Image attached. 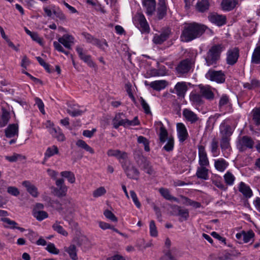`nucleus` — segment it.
<instances>
[{"label": "nucleus", "mask_w": 260, "mask_h": 260, "mask_svg": "<svg viewBox=\"0 0 260 260\" xmlns=\"http://www.w3.org/2000/svg\"><path fill=\"white\" fill-rule=\"evenodd\" d=\"M206 27L196 22L185 23L183 27L180 39L183 42H189L200 37L205 31Z\"/></svg>", "instance_id": "1"}, {"label": "nucleus", "mask_w": 260, "mask_h": 260, "mask_svg": "<svg viewBox=\"0 0 260 260\" xmlns=\"http://www.w3.org/2000/svg\"><path fill=\"white\" fill-rule=\"evenodd\" d=\"M225 47L222 44L213 45L208 50L205 57L206 64L209 67L215 66L220 58L221 52L224 50Z\"/></svg>", "instance_id": "2"}, {"label": "nucleus", "mask_w": 260, "mask_h": 260, "mask_svg": "<svg viewBox=\"0 0 260 260\" xmlns=\"http://www.w3.org/2000/svg\"><path fill=\"white\" fill-rule=\"evenodd\" d=\"M113 127L117 129L120 126L127 127L129 126H136L140 124V122L138 117H135L133 120H129L126 118L125 115L123 113L117 114L113 119Z\"/></svg>", "instance_id": "3"}, {"label": "nucleus", "mask_w": 260, "mask_h": 260, "mask_svg": "<svg viewBox=\"0 0 260 260\" xmlns=\"http://www.w3.org/2000/svg\"><path fill=\"white\" fill-rule=\"evenodd\" d=\"M207 79L217 83H223L225 81V75L221 70L215 71L210 69L205 75Z\"/></svg>", "instance_id": "4"}, {"label": "nucleus", "mask_w": 260, "mask_h": 260, "mask_svg": "<svg viewBox=\"0 0 260 260\" xmlns=\"http://www.w3.org/2000/svg\"><path fill=\"white\" fill-rule=\"evenodd\" d=\"M122 168L128 178L137 180L139 179L140 172L130 161L124 164Z\"/></svg>", "instance_id": "5"}, {"label": "nucleus", "mask_w": 260, "mask_h": 260, "mask_svg": "<svg viewBox=\"0 0 260 260\" xmlns=\"http://www.w3.org/2000/svg\"><path fill=\"white\" fill-rule=\"evenodd\" d=\"M134 21H137L138 27L142 33H148L150 30L149 26L144 15L142 13H137L134 18Z\"/></svg>", "instance_id": "6"}, {"label": "nucleus", "mask_w": 260, "mask_h": 260, "mask_svg": "<svg viewBox=\"0 0 260 260\" xmlns=\"http://www.w3.org/2000/svg\"><path fill=\"white\" fill-rule=\"evenodd\" d=\"M209 20L218 26H221L226 23V17L215 12L210 13L208 16Z\"/></svg>", "instance_id": "7"}, {"label": "nucleus", "mask_w": 260, "mask_h": 260, "mask_svg": "<svg viewBox=\"0 0 260 260\" xmlns=\"http://www.w3.org/2000/svg\"><path fill=\"white\" fill-rule=\"evenodd\" d=\"M253 145V140L250 137L244 136L239 139L237 147L240 151H243L247 148H252Z\"/></svg>", "instance_id": "8"}, {"label": "nucleus", "mask_w": 260, "mask_h": 260, "mask_svg": "<svg viewBox=\"0 0 260 260\" xmlns=\"http://www.w3.org/2000/svg\"><path fill=\"white\" fill-rule=\"evenodd\" d=\"M239 57V50L238 48L235 47L229 49L226 53V61L227 64L233 66L235 64Z\"/></svg>", "instance_id": "9"}, {"label": "nucleus", "mask_w": 260, "mask_h": 260, "mask_svg": "<svg viewBox=\"0 0 260 260\" xmlns=\"http://www.w3.org/2000/svg\"><path fill=\"white\" fill-rule=\"evenodd\" d=\"M234 128L228 123V120H223L219 125V133L221 137H231Z\"/></svg>", "instance_id": "10"}, {"label": "nucleus", "mask_w": 260, "mask_h": 260, "mask_svg": "<svg viewBox=\"0 0 260 260\" xmlns=\"http://www.w3.org/2000/svg\"><path fill=\"white\" fill-rule=\"evenodd\" d=\"M199 154V164L200 166H209V160L204 146H198Z\"/></svg>", "instance_id": "11"}, {"label": "nucleus", "mask_w": 260, "mask_h": 260, "mask_svg": "<svg viewBox=\"0 0 260 260\" xmlns=\"http://www.w3.org/2000/svg\"><path fill=\"white\" fill-rule=\"evenodd\" d=\"M173 211L174 215L179 217V220L180 222L186 221L189 218V211L187 209L183 208L178 205H174Z\"/></svg>", "instance_id": "12"}, {"label": "nucleus", "mask_w": 260, "mask_h": 260, "mask_svg": "<svg viewBox=\"0 0 260 260\" xmlns=\"http://www.w3.org/2000/svg\"><path fill=\"white\" fill-rule=\"evenodd\" d=\"M191 68V61L189 58L181 61L176 68L178 74H183L187 73Z\"/></svg>", "instance_id": "13"}, {"label": "nucleus", "mask_w": 260, "mask_h": 260, "mask_svg": "<svg viewBox=\"0 0 260 260\" xmlns=\"http://www.w3.org/2000/svg\"><path fill=\"white\" fill-rule=\"evenodd\" d=\"M176 127L179 141L180 142H184L189 136L185 125L183 123H177Z\"/></svg>", "instance_id": "14"}, {"label": "nucleus", "mask_w": 260, "mask_h": 260, "mask_svg": "<svg viewBox=\"0 0 260 260\" xmlns=\"http://www.w3.org/2000/svg\"><path fill=\"white\" fill-rule=\"evenodd\" d=\"M143 6L148 16H152L156 10L155 0H143Z\"/></svg>", "instance_id": "15"}, {"label": "nucleus", "mask_w": 260, "mask_h": 260, "mask_svg": "<svg viewBox=\"0 0 260 260\" xmlns=\"http://www.w3.org/2000/svg\"><path fill=\"white\" fill-rule=\"evenodd\" d=\"M199 88L200 93L202 96L209 101L213 100L214 98V94L211 90L209 86L200 85Z\"/></svg>", "instance_id": "16"}, {"label": "nucleus", "mask_w": 260, "mask_h": 260, "mask_svg": "<svg viewBox=\"0 0 260 260\" xmlns=\"http://www.w3.org/2000/svg\"><path fill=\"white\" fill-rule=\"evenodd\" d=\"M74 37L69 35H64L58 39V41L63 45L66 48L71 49L72 45L74 43Z\"/></svg>", "instance_id": "17"}, {"label": "nucleus", "mask_w": 260, "mask_h": 260, "mask_svg": "<svg viewBox=\"0 0 260 260\" xmlns=\"http://www.w3.org/2000/svg\"><path fill=\"white\" fill-rule=\"evenodd\" d=\"M170 34V29H167L160 35H155L153 39V42L156 44H161L169 38Z\"/></svg>", "instance_id": "18"}, {"label": "nucleus", "mask_w": 260, "mask_h": 260, "mask_svg": "<svg viewBox=\"0 0 260 260\" xmlns=\"http://www.w3.org/2000/svg\"><path fill=\"white\" fill-rule=\"evenodd\" d=\"M182 114L186 120L191 123H194L199 120L197 115L189 109H184Z\"/></svg>", "instance_id": "19"}, {"label": "nucleus", "mask_w": 260, "mask_h": 260, "mask_svg": "<svg viewBox=\"0 0 260 260\" xmlns=\"http://www.w3.org/2000/svg\"><path fill=\"white\" fill-rule=\"evenodd\" d=\"M238 4V0H222L221 7L223 10L230 11L233 10Z\"/></svg>", "instance_id": "20"}, {"label": "nucleus", "mask_w": 260, "mask_h": 260, "mask_svg": "<svg viewBox=\"0 0 260 260\" xmlns=\"http://www.w3.org/2000/svg\"><path fill=\"white\" fill-rule=\"evenodd\" d=\"M207 166H200L198 167L196 175L199 179L207 180L209 178V169Z\"/></svg>", "instance_id": "21"}, {"label": "nucleus", "mask_w": 260, "mask_h": 260, "mask_svg": "<svg viewBox=\"0 0 260 260\" xmlns=\"http://www.w3.org/2000/svg\"><path fill=\"white\" fill-rule=\"evenodd\" d=\"M5 135L7 138H12L18 135V125L11 124L5 129Z\"/></svg>", "instance_id": "22"}, {"label": "nucleus", "mask_w": 260, "mask_h": 260, "mask_svg": "<svg viewBox=\"0 0 260 260\" xmlns=\"http://www.w3.org/2000/svg\"><path fill=\"white\" fill-rule=\"evenodd\" d=\"M239 191L242 193L246 198H250L253 194L250 187L244 182H241L239 184Z\"/></svg>", "instance_id": "23"}, {"label": "nucleus", "mask_w": 260, "mask_h": 260, "mask_svg": "<svg viewBox=\"0 0 260 260\" xmlns=\"http://www.w3.org/2000/svg\"><path fill=\"white\" fill-rule=\"evenodd\" d=\"M22 184L26 188L27 192L33 197L36 198L38 196L39 193L37 188L29 181H23Z\"/></svg>", "instance_id": "24"}, {"label": "nucleus", "mask_w": 260, "mask_h": 260, "mask_svg": "<svg viewBox=\"0 0 260 260\" xmlns=\"http://www.w3.org/2000/svg\"><path fill=\"white\" fill-rule=\"evenodd\" d=\"M229 166V163L224 159L220 158L214 160V167L219 172H224Z\"/></svg>", "instance_id": "25"}, {"label": "nucleus", "mask_w": 260, "mask_h": 260, "mask_svg": "<svg viewBox=\"0 0 260 260\" xmlns=\"http://www.w3.org/2000/svg\"><path fill=\"white\" fill-rule=\"evenodd\" d=\"M167 85V81L164 80L154 81L149 84L150 87L156 91H160L165 88Z\"/></svg>", "instance_id": "26"}, {"label": "nucleus", "mask_w": 260, "mask_h": 260, "mask_svg": "<svg viewBox=\"0 0 260 260\" xmlns=\"http://www.w3.org/2000/svg\"><path fill=\"white\" fill-rule=\"evenodd\" d=\"M176 93L179 97H184L187 90V87L185 82H178L175 86Z\"/></svg>", "instance_id": "27"}, {"label": "nucleus", "mask_w": 260, "mask_h": 260, "mask_svg": "<svg viewBox=\"0 0 260 260\" xmlns=\"http://www.w3.org/2000/svg\"><path fill=\"white\" fill-rule=\"evenodd\" d=\"M167 13V6L164 0H161L159 3L157 8V14L158 19H162Z\"/></svg>", "instance_id": "28"}, {"label": "nucleus", "mask_w": 260, "mask_h": 260, "mask_svg": "<svg viewBox=\"0 0 260 260\" xmlns=\"http://www.w3.org/2000/svg\"><path fill=\"white\" fill-rule=\"evenodd\" d=\"M209 6V0H199L196 5V9L199 12L203 13L208 10Z\"/></svg>", "instance_id": "29"}, {"label": "nucleus", "mask_w": 260, "mask_h": 260, "mask_svg": "<svg viewBox=\"0 0 260 260\" xmlns=\"http://www.w3.org/2000/svg\"><path fill=\"white\" fill-rule=\"evenodd\" d=\"M158 123L159 125H160V133L159 134V139L160 141V143L161 144H164L166 141V140H168V138H169L168 133L161 121H159Z\"/></svg>", "instance_id": "30"}, {"label": "nucleus", "mask_w": 260, "mask_h": 260, "mask_svg": "<svg viewBox=\"0 0 260 260\" xmlns=\"http://www.w3.org/2000/svg\"><path fill=\"white\" fill-rule=\"evenodd\" d=\"M50 133L54 137L56 138L59 141L64 140L65 137L64 135L61 132L60 128L52 127L50 129Z\"/></svg>", "instance_id": "31"}, {"label": "nucleus", "mask_w": 260, "mask_h": 260, "mask_svg": "<svg viewBox=\"0 0 260 260\" xmlns=\"http://www.w3.org/2000/svg\"><path fill=\"white\" fill-rule=\"evenodd\" d=\"M10 113L6 109H2V114L0 117V127L5 126L10 119Z\"/></svg>", "instance_id": "32"}, {"label": "nucleus", "mask_w": 260, "mask_h": 260, "mask_svg": "<svg viewBox=\"0 0 260 260\" xmlns=\"http://www.w3.org/2000/svg\"><path fill=\"white\" fill-rule=\"evenodd\" d=\"M260 87V81L253 78L251 79L250 83L246 82L243 84V87L248 90H252Z\"/></svg>", "instance_id": "33"}, {"label": "nucleus", "mask_w": 260, "mask_h": 260, "mask_svg": "<svg viewBox=\"0 0 260 260\" xmlns=\"http://www.w3.org/2000/svg\"><path fill=\"white\" fill-rule=\"evenodd\" d=\"M251 63L256 64L260 63V44L254 50L251 57Z\"/></svg>", "instance_id": "34"}, {"label": "nucleus", "mask_w": 260, "mask_h": 260, "mask_svg": "<svg viewBox=\"0 0 260 260\" xmlns=\"http://www.w3.org/2000/svg\"><path fill=\"white\" fill-rule=\"evenodd\" d=\"M59 153V150L57 147L55 145H53L51 147H49L47 148L44 155L45 159H48L50 157L54 155L55 154H57Z\"/></svg>", "instance_id": "35"}, {"label": "nucleus", "mask_w": 260, "mask_h": 260, "mask_svg": "<svg viewBox=\"0 0 260 260\" xmlns=\"http://www.w3.org/2000/svg\"><path fill=\"white\" fill-rule=\"evenodd\" d=\"M223 179L226 186H232L234 184L236 178L231 172L228 171L223 175Z\"/></svg>", "instance_id": "36"}, {"label": "nucleus", "mask_w": 260, "mask_h": 260, "mask_svg": "<svg viewBox=\"0 0 260 260\" xmlns=\"http://www.w3.org/2000/svg\"><path fill=\"white\" fill-rule=\"evenodd\" d=\"M211 152L214 157L217 156L219 154L218 142L215 138L212 140L210 145Z\"/></svg>", "instance_id": "37"}, {"label": "nucleus", "mask_w": 260, "mask_h": 260, "mask_svg": "<svg viewBox=\"0 0 260 260\" xmlns=\"http://www.w3.org/2000/svg\"><path fill=\"white\" fill-rule=\"evenodd\" d=\"M189 98L191 102L197 105H200L203 103L201 94L191 92L190 94Z\"/></svg>", "instance_id": "38"}, {"label": "nucleus", "mask_w": 260, "mask_h": 260, "mask_svg": "<svg viewBox=\"0 0 260 260\" xmlns=\"http://www.w3.org/2000/svg\"><path fill=\"white\" fill-rule=\"evenodd\" d=\"M76 145L80 148H81L86 151L89 152L91 154H93L94 151V150L90 147L84 141L82 140H78L77 141Z\"/></svg>", "instance_id": "39"}, {"label": "nucleus", "mask_w": 260, "mask_h": 260, "mask_svg": "<svg viewBox=\"0 0 260 260\" xmlns=\"http://www.w3.org/2000/svg\"><path fill=\"white\" fill-rule=\"evenodd\" d=\"M65 251L68 253L71 258L73 260L78 259L76 247L75 245H71L69 247L66 248Z\"/></svg>", "instance_id": "40"}, {"label": "nucleus", "mask_w": 260, "mask_h": 260, "mask_svg": "<svg viewBox=\"0 0 260 260\" xmlns=\"http://www.w3.org/2000/svg\"><path fill=\"white\" fill-rule=\"evenodd\" d=\"M60 222L56 221L52 225V229L57 232L64 236H67L68 235V232L63 229L62 226L60 225Z\"/></svg>", "instance_id": "41"}, {"label": "nucleus", "mask_w": 260, "mask_h": 260, "mask_svg": "<svg viewBox=\"0 0 260 260\" xmlns=\"http://www.w3.org/2000/svg\"><path fill=\"white\" fill-rule=\"evenodd\" d=\"M116 158L119 160V161L121 164L122 167H123L124 164L129 161V160L128 159L127 153L125 152L121 151L120 150H119V153H118Z\"/></svg>", "instance_id": "42"}, {"label": "nucleus", "mask_w": 260, "mask_h": 260, "mask_svg": "<svg viewBox=\"0 0 260 260\" xmlns=\"http://www.w3.org/2000/svg\"><path fill=\"white\" fill-rule=\"evenodd\" d=\"M67 190V186L58 187L53 189V193L56 197L61 198L66 195Z\"/></svg>", "instance_id": "43"}, {"label": "nucleus", "mask_w": 260, "mask_h": 260, "mask_svg": "<svg viewBox=\"0 0 260 260\" xmlns=\"http://www.w3.org/2000/svg\"><path fill=\"white\" fill-rule=\"evenodd\" d=\"M61 176L68 179V180L71 183L75 182V177L74 174L71 171H62L60 173Z\"/></svg>", "instance_id": "44"}, {"label": "nucleus", "mask_w": 260, "mask_h": 260, "mask_svg": "<svg viewBox=\"0 0 260 260\" xmlns=\"http://www.w3.org/2000/svg\"><path fill=\"white\" fill-rule=\"evenodd\" d=\"M212 183L218 187L220 190L225 191L228 189V187L223 184V183L221 181L220 178H217L214 179L212 180Z\"/></svg>", "instance_id": "45"}, {"label": "nucleus", "mask_w": 260, "mask_h": 260, "mask_svg": "<svg viewBox=\"0 0 260 260\" xmlns=\"http://www.w3.org/2000/svg\"><path fill=\"white\" fill-rule=\"evenodd\" d=\"M135 158L137 164L140 167H142L145 162L148 161L145 157L142 155L141 153H138L136 154L135 156Z\"/></svg>", "instance_id": "46"}, {"label": "nucleus", "mask_w": 260, "mask_h": 260, "mask_svg": "<svg viewBox=\"0 0 260 260\" xmlns=\"http://www.w3.org/2000/svg\"><path fill=\"white\" fill-rule=\"evenodd\" d=\"M135 158L137 164L140 167H142L145 162L148 161L145 157L142 155L141 153H138L136 154L135 156Z\"/></svg>", "instance_id": "47"}, {"label": "nucleus", "mask_w": 260, "mask_h": 260, "mask_svg": "<svg viewBox=\"0 0 260 260\" xmlns=\"http://www.w3.org/2000/svg\"><path fill=\"white\" fill-rule=\"evenodd\" d=\"M174 138L172 136H170L168 138L167 143L164 146V149L168 152L171 151L173 150V149L174 148Z\"/></svg>", "instance_id": "48"}, {"label": "nucleus", "mask_w": 260, "mask_h": 260, "mask_svg": "<svg viewBox=\"0 0 260 260\" xmlns=\"http://www.w3.org/2000/svg\"><path fill=\"white\" fill-rule=\"evenodd\" d=\"M230 102L229 98L228 95L224 94L221 96L219 102V108L220 111L223 107L227 105Z\"/></svg>", "instance_id": "49"}, {"label": "nucleus", "mask_w": 260, "mask_h": 260, "mask_svg": "<svg viewBox=\"0 0 260 260\" xmlns=\"http://www.w3.org/2000/svg\"><path fill=\"white\" fill-rule=\"evenodd\" d=\"M253 112V120L255 125H260V108L254 109Z\"/></svg>", "instance_id": "50"}, {"label": "nucleus", "mask_w": 260, "mask_h": 260, "mask_svg": "<svg viewBox=\"0 0 260 260\" xmlns=\"http://www.w3.org/2000/svg\"><path fill=\"white\" fill-rule=\"evenodd\" d=\"M231 137H221L220 147L222 149H226L230 146Z\"/></svg>", "instance_id": "51"}, {"label": "nucleus", "mask_w": 260, "mask_h": 260, "mask_svg": "<svg viewBox=\"0 0 260 260\" xmlns=\"http://www.w3.org/2000/svg\"><path fill=\"white\" fill-rule=\"evenodd\" d=\"M150 235L152 237L157 236L158 232L154 220H151L149 224Z\"/></svg>", "instance_id": "52"}, {"label": "nucleus", "mask_w": 260, "mask_h": 260, "mask_svg": "<svg viewBox=\"0 0 260 260\" xmlns=\"http://www.w3.org/2000/svg\"><path fill=\"white\" fill-rule=\"evenodd\" d=\"M153 74L154 76H163L167 74V70L164 66H160L158 69L154 71Z\"/></svg>", "instance_id": "53"}, {"label": "nucleus", "mask_w": 260, "mask_h": 260, "mask_svg": "<svg viewBox=\"0 0 260 260\" xmlns=\"http://www.w3.org/2000/svg\"><path fill=\"white\" fill-rule=\"evenodd\" d=\"M48 216V213L44 211H39L34 213V216L39 221L46 218Z\"/></svg>", "instance_id": "54"}, {"label": "nucleus", "mask_w": 260, "mask_h": 260, "mask_svg": "<svg viewBox=\"0 0 260 260\" xmlns=\"http://www.w3.org/2000/svg\"><path fill=\"white\" fill-rule=\"evenodd\" d=\"M53 13L60 20L65 21L66 20V16L63 13L59 8L53 9Z\"/></svg>", "instance_id": "55"}, {"label": "nucleus", "mask_w": 260, "mask_h": 260, "mask_svg": "<svg viewBox=\"0 0 260 260\" xmlns=\"http://www.w3.org/2000/svg\"><path fill=\"white\" fill-rule=\"evenodd\" d=\"M254 236V233L251 231H248V232H245L243 231V241L244 243H248L250 240L253 238Z\"/></svg>", "instance_id": "56"}, {"label": "nucleus", "mask_w": 260, "mask_h": 260, "mask_svg": "<svg viewBox=\"0 0 260 260\" xmlns=\"http://www.w3.org/2000/svg\"><path fill=\"white\" fill-rule=\"evenodd\" d=\"M159 191L165 199L169 201H171V197L172 196L170 194V191L168 189L160 188L159 189Z\"/></svg>", "instance_id": "57"}, {"label": "nucleus", "mask_w": 260, "mask_h": 260, "mask_svg": "<svg viewBox=\"0 0 260 260\" xmlns=\"http://www.w3.org/2000/svg\"><path fill=\"white\" fill-rule=\"evenodd\" d=\"M82 35L88 43H91L93 45L94 43H96V42H98V39L94 38L92 36L88 33L84 32Z\"/></svg>", "instance_id": "58"}, {"label": "nucleus", "mask_w": 260, "mask_h": 260, "mask_svg": "<svg viewBox=\"0 0 260 260\" xmlns=\"http://www.w3.org/2000/svg\"><path fill=\"white\" fill-rule=\"evenodd\" d=\"M141 168L142 169L149 175H152L154 173V170L150 166L149 161L145 162Z\"/></svg>", "instance_id": "59"}, {"label": "nucleus", "mask_w": 260, "mask_h": 260, "mask_svg": "<svg viewBox=\"0 0 260 260\" xmlns=\"http://www.w3.org/2000/svg\"><path fill=\"white\" fill-rule=\"evenodd\" d=\"M130 195L136 207L138 208H140L141 207V204L140 202L139 201L137 196L134 190H131Z\"/></svg>", "instance_id": "60"}, {"label": "nucleus", "mask_w": 260, "mask_h": 260, "mask_svg": "<svg viewBox=\"0 0 260 260\" xmlns=\"http://www.w3.org/2000/svg\"><path fill=\"white\" fill-rule=\"evenodd\" d=\"M106 193V190L104 187H100L95 190L93 192V196L95 198L101 197Z\"/></svg>", "instance_id": "61"}, {"label": "nucleus", "mask_w": 260, "mask_h": 260, "mask_svg": "<svg viewBox=\"0 0 260 260\" xmlns=\"http://www.w3.org/2000/svg\"><path fill=\"white\" fill-rule=\"evenodd\" d=\"M104 215L105 217L110 220L114 221V222H117L118 219L115 216V215L110 210H106L105 211L104 213Z\"/></svg>", "instance_id": "62"}, {"label": "nucleus", "mask_w": 260, "mask_h": 260, "mask_svg": "<svg viewBox=\"0 0 260 260\" xmlns=\"http://www.w3.org/2000/svg\"><path fill=\"white\" fill-rule=\"evenodd\" d=\"M81 60L86 62L88 66L91 68H96V66L93 61L91 59V56L89 55H86L85 56H84Z\"/></svg>", "instance_id": "63"}, {"label": "nucleus", "mask_w": 260, "mask_h": 260, "mask_svg": "<svg viewBox=\"0 0 260 260\" xmlns=\"http://www.w3.org/2000/svg\"><path fill=\"white\" fill-rule=\"evenodd\" d=\"M67 112L71 116L76 117L81 115L84 112V111L79 109H74V110H72L68 109L67 110Z\"/></svg>", "instance_id": "64"}]
</instances>
